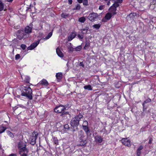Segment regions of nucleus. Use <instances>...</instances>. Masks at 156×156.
Returning <instances> with one entry per match:
<instances>
[{
	"label": "nucleus",
	"instance_id": "nucleus-56",
	"mask_svg": "<svg viewBox=\"0 0 156 156\" xmlns=\"http://www.w3.org/2000/svg\"><path fill=\"white\" fill-rule=\"evenodd\" d=\"M83 1H88V0H83Z\"/></svg>",
	"mask_w": 156,
	"mask_h": 156
},
{
	"label": "nucleus",
	"instance_id": "nucleus-6",
	"mask_svg": "<svg viewBox=\"0 0 156 156\" xmlns=\"http://www.w3.org/2000/svg\"><path fill=\"white\" fill-rule=\"evenodd\" d=\"M119 6V4L114 3L113 5L110 7L109 9V13H111L113 16L116 14L117 13L116 12V8Z\"/></svg>",
	"mask_w": 156,
	"mask_h": 156
},
{
	"label": "nucleus",
	"instance_id": "nucleus-39",
	"mask_svg": "<svg viewBox=\"0 0 156 156\" xmlns=\"http://www.w3.org/2000/svg\"><path fill=\"white\" fill-rule=\"evenodd\" d=\"M122 2V0H116V1H115V2L114 3H117V4H119L118 3H121Z\"/></svg>",
	"mask_w": 156,
	"mask_h": 156
},
{
	"label": "nucleus",
	"instance_id": "nucleus-4",
	"mask_svg": "<svg viewBox=\"0 0 156 156\" xmlns=\"http://www.w3.org/2000/svg\"><path fill=\"white\" fill-rule=\"evenodd\" d=\"M21 90L22 91L21 95L22 96H26L30 99H32V91L30 87H22Z\"/></svg>",
	"mask_w": 156,
	"mask_h": 156
},
{
	"label": "nucleus",
	"instance_id": "nucleus-23",
	"mask_svg": "<svg viewBox=\"0 0 156 156\" xmlns=\"http://www.w3.org/2000/svg\"><path fill=\"white\" fill-rule=\"evenodd\" d=\"M7 129L6 126H4L3 125L0 126V134L4 132Z\"/></svg>",
	"mask_w": 156,
	"mask_h": 156
},
{
	"label": "nucleus",
	"instance_id": "nucleus-37",
	"mask_svg": "<svg viewBox=\"0 0 156 156\" xmlns=\"http://www.w3.org/2000/svg\"><path fill=\"white\" fill-rule=\"evenodd\" d=\"M88 123L87 121L86 120H85L83 121V124H82V127H84V126H88Z\"/></svg>",
	"mask_w": 156,
	"mask_h": 156
},
{
	"label": "nucleus",
	"instance_id": "nucleus-18",
	"mask_svg": "<svg viewBox=\"0 0 156 156\" xmlns=\"http://www.w3.org/2000/svg\"><path fill=\"white\" fill-rule=\"evenodd\" d=\"M56 52L57 54L59 57L63 58L64 57L63 54L58 48H57Z\"/></svg>",
	"mask_w": 156,
	"mask_h": 156
},
{
	"label": "nucleus",
	"instance_id": "nucleus-11",
	"mask_svg": "<svg viewBox=\"0 0 156 156\" xmlns=\"http://www.w3.org/2000/svg\"><path fill=\"white\" fill-rule=\"evenodd\" d=\"M39 44V40L34 42L33 44H31L29 47H28L27 49L28 50H32L36 47Z\"/></svg>",
	"mask_w": 156,
	"mask_h": 156
},
{
	"label": "nucleus",
	"instance_id": "nucleus-17",
	"mask_svg": "<svg viewBox=\"0 0 156 156\" xmlns=\"http://www.w3.org/2000/svg\"><path fill=\"white\" fill-rule=\"evenodd\" d=\"M22 78L23 80L27 83H30V78L29 76H22Z\"/></svg>",
	"mask_w": 156,
	"mask_h": 156
},
{
	"label": "nucleus",
	"instance_id": "nucleus-27",
	"mask_svg": "<svg viewBox=\"0 0 156 156\" xmlns=\"http://www.w3.org/2000/svg\"><path fill=\"white\" fill-rule=\"evenodd\" d=\"M83 88L85 89L88 90H92V87L90 85L85 86L83 87Z\"/></svg>",
	"mask_w": 156,
	"mask_h": 156
},
{
	"label": "nucleus",
	"instance_id": "nucleus-31",
	"mask_svg": "<svg viewBox=\"0 0 156 156\" xmlns=\"http://www.w3.org/2000/svg\"><path fill=\"white\" fill-rule=\"evenodd\" d=\"M7 134L11 137L13 138L14 136L13 133L9 130L6 131Z\"/></svg>",
	"mask_w": 156,
	"mask_h": 156
},
{
	"label": "nucleus",
	"instance_id": "nucleus-3",
	"mask_svg": "<svg viewBox=\"0 0 156 156\" xmlns=\"http://www.w3.org/2000/svg\"><path fill=\"white\" fill-rule=\"evenodd\" d=\"M83 117V116L80 113L78 115H76L71 121L70 125L73 128L77 129V127L79 124V122L81 119Z\"/></svg>",
	"mask_w": 156,
	"mask_h": 156
},
{
	"label": "nucleus",
	"instance_id": "nucleus-43",
	"mask_svg": "<svg viewBox=\"0 0 156 156\" xmlns=\"http://www.w3.org/2000/svg\"><path fill=\"white\" fill-rule=\"evenodd\" d=\"M20 55L19 54H17L15 56V59L16 60H18L20 58Z\"/></svg>",
	"mask_w": 156,
	"mask_h": 156
},
{
	"label": "nucleus",
	"instance_id": "nucleus-36",
	"mask_svg": "<svg viewBox=\"0 0 156 156\" xmlns=\"http://www.w3.org/2000/svg\"><path fill=\"white\" fill-rule=\"evenodd\" d=\"M81 6L79 4H77L75 8L73 9L74 10H80V9Z\"/></svg>",
	"mask_w": 156,
	"mask_h": 156
},
{
	"label": "nucleus",
	"instance_id": "nucleus-49",
	"mask_svg": "<svg viewBox=\"0 0 156 156\" xmlns=\"http://www.w3.org/2000/svg\"><path fill=\"white\" fill-rule=\"evenodd\" d=\"M152 139H150L149 140V143L151 144L152 143Z\"/></svg>",
	"mask_w": 156,
	"mask_h": 156
},
{
	"label": "nucleus",
	"instance_id": "nucleus-40",
	"mask_svg": "<svg viewBox=\"0 0 156 156\" xmlns=\"http://www.w3.org/2000/svg\"><path fill=\"white\" fill-rule=\"evenodd\" d=\"M64 128L66 129H69V125L67 124L65 125H64Z\"/></svg>",
	"mask_w": 156,
	"mask_h": 156
},
{
	"label": "nucleus",
	"instance_id": "nucleus-22",
	"mask_svg": "<svg viewBox=\"0 0 156 156\" xmlns=\"http://www.w3.org/2000/svg\"><path fill=\"white\" fill-rule=\"evenodd\" d=\"M51 140L56 145L58 144V140L56 137L55 136H52V138Z\"/></svg>",
	"mask_w": 156,
	"mask_h": 156
},
{
	"label": "nucleus",
	"instance_id": "nucleus-45",
	"mask_svg": "<svg viewBox=\"0 0 156 156\" xmlns=\"http://www.w3.org/2000/svg\"><path fill=\"white\" fill-rule=\"evenodd\" d=\"M32 9H35L34 7H32L31 8H28L27 9V10L31 12L32 11Z\"/></svg>",
	"mask_w": 156,
	"mask_h": 156
},
{
	"label": "nucleus",
	"instance_id": "nucleus-32",
	"mask_svg": "<svg viewBox=\"0 0 156 156\" xmlns=\"http://www.w3.org/2000/svg\"><path fill=\"white\" fill-rule=\"evenodd\" d=\"M74 50V48L71 46H69L68 47V51L69 53L72 52Z\"/></svg>",
	"mask_w": 156,
	"mask_h": 156
},
{
	"label": "nucleus",
	"instance_id": "nucleus-57",
	"mask_svg": "<svg viewBox=\"0 0 156 156\" xmlns=\"http://www.w3.org/2000/svg\"><path fill=\"white\" fill-rule=\"evenodd\" d=\"M32 13H34L35 12H31Z\"/></svg>",
	"mask_w": 156,
	"mask_h": 156
},
{
	"label": "nucleus",
	"instance_id": "nucleus-34",
	"mask_svg": "<svg viewBox=\"0 0 156 156\" xmlns=\"http://www.w3.org/2000/svg\"><path fill=\"white\" fill-rule=\"evenodd\" d=\"M4 4L2 2L0 1V11H2L4 9Z\"/></svg>",
	"mask_w": 156,
	"mask_h": 156
},
{
	"label": "nucleus",
	"instance_id": "nucleus-53",
	"mask_svg": "<svg viewBox=\"0 0 156 156\" xmlns=\"http://www.w3.org/2000/svg\"><path fill=\"white\" fill-rule=\"evenodd\" d=\"M2 149V145L0 144V150Z\"/></svg>",
	"mask_w": 156,
	"mask_h": 156
},
{
	"label": "nucleus",
	"instance_id": "nucleus-25",
	"mask_svg": "<svg viewBox=\"0 0 156 156\" xmlns=\"http://www.w3.org/2000/svg\"><path fill=\"white\" fill-rule=\"evenodd\" d=\"M136 13L133 12L131 13L129 15L127 16V17L128 18L129 17L131 19L133 20L134 17L136 16Z\"/></svg>",
	"mask_w": 156,
	"mask_h": 156
},
{
	"label": "nucleus",
	"instance_id": "nucleus-29",
	"mask_svg": "<svg viewBox=\"0 0 156 156\" xmlns=\"http://www.w3.org/2000/svg\"><path fill=\"white\" fill-rule=\"evenodd\" d=\"M90 45V41L89 40L86 41L85 42V45L84 47L85 49H87L86 48H88Z\"/></svg>",
	"mask_w": 156,
	"mask_h": 156
},
{
	"label": "nucleus",
	"instance_id": "nucleus-28",
	"mask_svg": "<svg viewBox=\"0 0 156 156\" xmlns=\"http://www.w3.org/2000/svg\"><path fill=\"white\" fill-rule=\"evenodd\" d=\"M61 16L62 17L66 19L69 16V14L66 13H62L61 14Z\"/></svg>",
	"mask_w": 156,
	"mask_h": 156
},
{
	"label": "nucleus",
	"instance_id": "nucleus-47",
	"mask_svg": "<svg viewBox=\"0 0 156 156\" xmlns=\"http://www.w3.org/2000/svg\"><path fill=\"white\" fill-rule=\"evenodd\" d=\"M103 9V6H100L99 7V9L100 10H102Z\"/></svg>",
	"mask_w": 156,
	"mask_h": 156
},
{
	"label": "nucleus",
	"instance_id": "nucleus-10",
	"mask_svg": "<svg viewBox=\"0 0 156 156\" xmlns=\"http://www.w3.org/2000/svg\"><path fill=\"white\" fill-rule=\"evenodd\" d=\"M112 16H113L111 14V13L108 12L105 15L104 18L102 19V21L105 22H106L107 20L110 19Z\"/></svg>",
	"mask_w": 156,
	"mask_h": 156
},
{
	"label": "nucleus",
	"instance_id": "nucleus-48",
	"mask_svg": "<svg viewBox=\"0 0 156 156\" xmlns=\"http://www.w3.org/2000/svg\"><path fill=\"white\" fill-rule=\"evenodd\" d=\"M77 1L79 3H81L83 2V0H77Z\"/></svg>",
	"mask_w": 156,
	"mask_h": 156
},
{
	"label": "nucleus",
	"instance_id": "nucleus-55",
	"mask_svg": "<svg viewBox=\"0 0 156 156\" xmlns=\"http://www.w3.org/2000/svg\"><path fill=\"white\" fill-rule=\"evenodd\" d=\"M17 97H20V95H17Z\"/></svg>",
	"mask_w": 156,
	"mask_h": 156
},
{
	"label": "nucleus",
	"instance_id": "nucleus-2",
	"mask_svg": "<svg viewBox=\"0 0 156 156\" xmlns=\"http://www.w3.org/2000/svg\"><path fill=\"white\" fill-rule=\"evenodd\" d=\"M66 109V107L63 105H60L56 106L54 109L55 112L58 113H61L60 116L62 117L65 118L67 117L68 115H70V114L68 112H65V110Z\"/></svg>",
	"mask_w": 156,
	"mask_h": 156
},
{
	"label": "nucleus",
	"instance_id": "nucleus-51",
	"mask_svg": "<svg viewBox=\"0 0 156 156\" xmlns=\"http://www.w3.org/2000/svg\"><path fill=\"white\" fill-rule=\"evenodd\" d=\"M110 4V1H108L107 3V5H109Z\"/></svg>",
	"mask_w": 156,
	"mask_h": 156
},
{
	"label": "nucleus",
	"instance_id": "nucleus-5",
	"mask_svg": "<svg viewBox=\"0 0 156 156\" xmlns=\"http://www.w3.org/2000/svg\"><path fill=\"white\" fill-rule=\"evenodd\" d=\"M26 145L24 142L22 141H20L19 142L18 145V148L20 151V154L21 152H24L25 153H27L28 150L26 147Z\"/></svg>",
	"mask_w": 156,
	"mask_h": 156
},
{
	"label": "nucleus",
	"instance_id": "nucleus-8",
	"mask_svg": "<svg viewBox=\"0 0 156 156\" xmlns=\"http://www.w3.org/2000/svg\"><path fill=\"white\" fill-rule=\"evenodd\" d=\"M38 133L37 132H34L32 133V136L30 138L31 140L30 144H31L34 145L36 142V140L37 137Z\"/></svg>",
	"mask_w": 156,
	"mask_h": 156
},
{
	"label": "nucleus",
	"instance_id": "nucleus-33",
	"mask_svg": "<svg viewBox=\"0 0 156 156\" xmlns=\"http://www.w3.org/2000/svg\"><path fill=\"white\" fill-rule=\"evenodd\" d=\"M101 26V24L100 23H98L93 25V27L96 29H99L100 28Z\"/></svg>",
	"mask_w": 156,
	"mask_h": 156
},
{
	"label": "nucleus",
	"instance_id": "nucleus-44",
	"mask_svg": "<svg viewBox=\"0 0 156 156\" xmlns=\"http://www.w3.org/2000/svg\"><path fill=\"white\" fill-rule=\"evenodd\" d=\"M21 47L23 50H24L26 48V46L25 44H22L21 45Z\"/></svg>",
	"mask_w": 156,
	"mask_h": 156
},
{
	"label": "nucleus",
	"instance_id": "nucleus-52",
	"mask_svg": "<svg viewBox=\"0 0 156 156\" xmlns=\"http://www.w3.org/2000/svg\"><path fill=\"white\" fill-rule=\"evenodd\" d=\"M13 0H7V1L8 2H11Z\"/></svg>",
	"mask_w": 156,
	"mask_h": 156
},
{
	"label": "nucleus",
	"instance_id": "nucleus-46",
	"mask_svg": "<svg viewBox=\"0 0 156 156\" xmlns=\"http://www.w3.org/2000/svg\"><path fill=\"white\" fill-rule=\"evenodd\" d=\"M73 1L72 0H68V3L69 5H71L72 4Z\"/></svg>",
	"mask_w": 156,
	"mask_h": 156
},
{
	"label": "nucleus",
	"instance_id": "nucleus-7",
	"mask_svg": "<svg viewBox=\"0 0 156 156\" xmlns=\"http://www.w3.org/2000/svg\"><path fill=\"white\" fill-rule=\"evenodd\" d=\"M98 15L97 13H92L90 14L88 16V19L90 21H94L95 19L98 17Z\"/></svg>",
	"mask_w": 156,
	"mask_h": 156
},
{
	"label": "nucleus",
	"instance_id": "nucleus-1",
	"mask_svg": "<svg viewBox=\"0 0 156 156\" xmlns=\"http://www.w3.org/2000/svg\"><path fill=\"white\" fill-rule=\"evenodd\" d=\"M78 137L79 139V143L78 146H86L87 143V137L84 135L83 131L80 130L78 132Z\"/></svg>",
	"mask_w": 156,
	"mask_h": 156
},
{
	"label": "nucleus",
	"instance_id": "nucleus-9",
	"mask_svg": "<svg viewBox=\"0 0 156 156\" xmlns=\"http://www.w3.org/2000/svg\"><path fill=\"white\" fill-rule=\"evenodd\" d=\"M122 143L127 147H129L131 145L130 141L127 138H123L121 140Z\"/></svg>",
	"mask_w": 156,
	"mask_h": 156
},
{
	"label": "nucleus",
	"instance_id": "nucleus-50",
	"mask_svg": "<svg viewBox=\"0 0 156 156\" xmlns=\"http://www.w3.org/2000/svg\"><path fill=\"white\" fill-rule=\"evenodd\" d=\"M21 156H28L25 153H24L22 154Z\"/></svg>",
	"mask_w": 156,
	"mask_h": 156
},
{
	"label": "nucleus",
	"instance_id": "nucleus-20",
	"mask_svg": "<svg viewBox=\"0 0 156 156\" xmlns=\"http://www.w3.org/2000/svg\"><path fill=\"white\" fill-rule=\"evenodd\" d=\"M55 76L57 79L58 80V81H59L62 78L63 75L61 73H58L56 74Z\"/></svg>",
	"mask_w": 156,
	"mask_h": 156
},
{
	"label": "nucleus",
	"instance_id": "nucleus-19",
	"mask_svg": "<svg viewBox=\"0 0 156 156\" xmlns=\"http://www.w3.org/2000/svg\"><path fill=\"white\" fill-rule=\"evenodd\" d=\"M52 32H50L49 33L48 35L46 36L45 37L42 38L40 39V42L42 40H43L44 41H46L48 39H49L52 35Z\"/></svg>",
	"mask_w": 156,
	"mask_h": 156
},
{
	"label": "nucleus",
	"instance_id": "nucleus-24",
	"mask_svg": "<svg viewBox=\"0 0 156 156\" xmlns=\"http://www.w3.org/2000/svg\"><path fill=\"white\" fill-rule=\"evenodd\" d=\"M89 29L88 27H86L84 28L81 29V31L82 34H85L87 33V31Z\"/></svg>",
	"mask_w": 156,
	"mask_h": 156
},
{
	"label": "nucleus",
	"instance_id": "nucleus-41",
	"mask_svg": "<svg viewBox=\"0 0 156 156\" xmlns=\"http://www.w3.org/2000/svg\"><path fill=\"white\" fill-rule=\"evenodd\" d=\"M88 2L87 1H83V4L84 5H88Z\"/></svg>",
	"mask_w": 156,
	"mask_h": 156
},
{
	"label": "nucleus",
	"instance_id": "nucleus-38",
	"mask_svg": "<svg viewBox=\"0 0 156 156\" xmlns=\"http://www.w3.org/2000/svg\"><path fill=\"white\" fill-rule=\"evenodd\" d=\"M77 36L80 39H83L84 37L83 35H80V34H78Z\"/></svg>",
	"mask_w": 156,
	"mask_h": 156
},
{
	"label": "nucleus",
	"instance_id": "nucleus-42",
	"mask_svg": "<svg viewBox=\"0 0 156 156\" xmlns=\"http://www.w3.org/2000/svg\"><path fill=\"white\" fill-rule=\"evenodd\" d=\"M79 66H82L83 68H84V65L83 62H80L79 63Z\"/></svg>",
	"mask_w": 156,
	"mask_h": 156
},
{
	"label": "nucleus",
	"instance_id": "nucleus-15",
	"mask_svg": "<svg viewBox=\"0 0 156 156\" xmlns=\"http://www.w3.org/2000/svg\"><path fill=\"white\" fill-rule=\"evenodd\" d=\"M77 34L76 32H72L70 35L68 37V40L69 41H71L76 36Z\"/></svg>",
	"mask_w": 156,
	"mask_h": 156
},
{
	"label": "nucleus",
	"instance_id": "nucleus-16",
	"mask_svg": "<svg viewBox=\"0 0 156 156\" xmlns=\"http://www.w3.org/2000/svg\"><path fill=\"white\" fill-rule=\"evenodd\" d=\"M144 148L143 145H141L137 148L136 150V156H140L141 153V150Z\"/></svg>",
	"mask_w": 156,
	"mask_h": 156
},
{
	"label": "nucleus",
	"instance_id": "nucleus-21",
	"mask_svg": "<svg viewBox=\"0 0 156 156\" xmlns=\"http://www.w3.org/2000/svg\"><path fill=\"white\" fill-rule=\"evenodd\" d=\"M41 84L45 86H47L49 83L45 79H43L41 81Z\"/></svg>",
	"mask_w": 156,
	"mask_h": 156
},
{
	"label": "nucleus",
	"instance_id": "nucleus-35",
	"mask_svg": "<svg viewBox=\"0 0 156 156\" xmlns=\"http://www.w3.org/2000/svg\"><path fill=\"white\" fill-rule=\"evenodd\" d=\"M82 49V47L81 45L75 48H74V49L76 51H80Z\"/></svg>",
	"mask_w": 156,
	"mask_h": 156
},
{
	"label": "nucleus",
	"instance_id": "nucleus-30",
	"mask_svg": "<svg viewBox=\"0 0 156 156\" xmlns=\"http://www.w3.org/2000/svg\"><path fill=\"white\" fill-rule=\"evenodd\" d=\"M85 20L86 19L84 17H81L78 19L79 21L81 23H84Z\"/></svg>",
	"mask_w": 156,
	"mask_h": 156
},
{
	"label": "nucleus",
	"instance_id": "nucleus-54",
	"mask_svg": "<svg viewBox=\"0 0 156 156\" xmlns=\"http://www.w3.org/2000/svg\"><path fill=\"white\" fill-rule=\"evenodd\" d=\"M40 119H42L43 118V117H41H41H40Z\"/></svg>",
	"mask_w": 156,
	"mask_h": 156
},
{
	"label": "nucleus",
	"instance_id": "nucleus-12",
	"mask_svg": "<svg viewBox=\"0 0 156 156\" xmlns=\"http://www.w3.org/2000/svg\"><path fill=\"white\" fill-rule=\"evenodd\" d=\"M32 24L30 23L29 26H27L25 29V32L26 33L29 34L31 33L32 31Z\"/></svg>",
	"mask_w": 156,
	"mask_h": 156
},
{
	"label": "nucleus",
	"instance_id": "nucleus-13",
	"mask_svg": "<svg viewBox=\"0 0 156 156\" xmlns=\"http://www.w3.org/2000/svg\"><path fill=\"white\" fill-rule=\"evenodd\" d=\"M83 129L85 131L87 136L91 135V133H90V130L88 126H84V127H83Z\"/></svg>",
	"mask_w": 156,
	"mask_h": 156
},
{
	"label": "nucleus",
	"instance_id": "nucleus-14",
	"mask_svg": "<svg viewBox=\"0 0 156 156\" xmlns=\"http://www.w3.org/2000/svg\"><path fill=\"white\" fill-rule=\"evenodd\" d=\"M95 141L96 142L101 143L103 141V139L100 136L97 135L94 137Z\"/></svg>",
	"mask_w": 156,
	"mask_h": 156
},
{
	"label": "nucleus",
	"instance_id": "nucleus-26",
	"mask_svg": "<svg viewBox=\"0 0 156 156\" xmlns=\"http://www.w3.org/2000/svg\"><path fill=\"white\" fill-rule=\"evenodd\" d=\"M151 99L149 98H148V99H146L143 102V103L142 104V105L144 109L145 108V106H144V104L151 102Z\"/></svg>",
	"mask_w": 156,
	"mask_h": 156
}]
</instances>
